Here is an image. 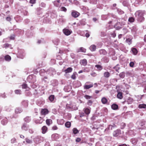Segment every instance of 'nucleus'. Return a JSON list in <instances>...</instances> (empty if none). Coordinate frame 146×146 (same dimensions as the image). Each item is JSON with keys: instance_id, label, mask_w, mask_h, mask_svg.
<instances>
[{"instance_id": "24", "label": "nucleus", "mask_w": 146, "mask_h": 146, "mask_svg": "<svg viewBox=\"0 0 146 146\" xmlns=\"http://www.w3.org/2000/svg\"><path fill=\"white\" fill-rule=\"evenodd\" d=\"M49 99L51 102H53L54 99V95H51L49 97Z\"/></svg>"}, {"instance_id": "31", "label": "nucleus", "mask_w": 146, "mask_h": 146, "mask_svg": "<svg viewBox=\"0 0 146 146\" xmlns=\"http://www.w3.org/2000/svg\"><path fill=\"white\" fill-rule=\"evenodd\" d=\"M99 52L101 54H105L106 53V52L104 50H101L99 51Z\"/></svg>"}, {"instance_id": "28", "label": "nucleus", "mask_w": 146, "mask_h": 146, "mask_svg": "<svg viewBox=\"0 0 146 146\" xmlns=\"http://www.w3.org/2000/svg\"><path fill=\"white\" fill-rule=\"evenodd\" d=\"M1 123L3 125H5L7 124V120L6 118L3 119L1 121Z\"/></svg>"}, {"instance_id": "51", "label": "nucleus", "mask_w": 146, "mask_h": 146, "mask_svg": "<svg viewBox=\"0 0 146 146\" xmlns=\"http://www.w3.org/2000/svg\"><path fill=\"white\" fill-rule=\"evenodd\" d=\"M83 70L84 72H88L90 71V69L86 68H85Z\"/></svg>"}, {"instance_id": "42", "label": "nucleus", "mask_w": 146, "mask_h": 146, "mask_svg": "<svg viewBox=\"0 0 146 146\" xmlns=\"http://www.w3.org/2000/svg\"><path fill=\"white\" fill-rule=\"evenodd\" d=\"M76 73V72H75L74 73L72 74V75L71 76V78H72V79H74V80L76 79V77L75 76V74Z\"/></svg>"}, {"instance_id": "2", "label": "nucleus", "mask_w": 146, "mask_h": 146, "mask_svg": "<svg viewBox=\"0 0 146 146\" xmlns=\"http://www.w3.org/2000/svg\"><path fill=\"white\" fill-rule=\"evenodd\" d=\"M125 24L124 22H122L121 24L120 23L118 22L115 25L114 27L115 29L117 30H119L122 28V26Z\"/></svg>"}, {"instance_id": "3", "label": "nucleus", "mask_w": 146, "mask_h": 146, "mask_svg": "<svg viewBox=\"0 0 146 146\" xmlns=\"http://www.w3.org/2000/svg\"><path fill=\"white\" fill-rule=\"evenodd\" d=\"M121 132L120 130H117L114 131L113 133V135L114 136L117 137L118 136H121Z\"/></svg>"}, {"instance_id": "22", "label": "nucleus", "mask_w": 146, "mask_h": 146, "mask_svg": "<svg viewBox=\"0 0 146 146\" xmlns=\"http://www.w3.org/2000/svg\"><path fill=\"white\" fill-rule=\"evenodd\" d=\"M111 108L114 110L117 109L118 108V106L116 104H113L111 106Z\"/></svg>"}, {"instance_id": "47", "label": "nucleus", "mask_w": 146, "mask_h": 146, "mask_svg": "<svg viewBox=\"0 0 146 146\" xmlns=\"http://www.w3.org/2000/svg\"><path fill=\"white\" fill-rule=\"evenodd\" d=\"M126 41L127 42L128 44H130L131 43V40L129 39H127Z\"/></svg>"}, {"instance_id": "54", "label": "nucleus", "mask_w": 146, "mask_h": 146, "mask_svg": "<svg viewBox=\"0 0 146 146\" xmlns=\"http://www.w3.org/2000/svg\"><path fill=\"white\" fill-rule=\"evenodd\" d=\"M91 75L93 76H95L96 75V74L94 72H92L91 73Z\"/></svg>"}, {"instance_id": "62", "label": "nucleus", "mask_w": 146, "mask_h": 146, "mask_svg": "<svg viewBox=\"0 0 146 146\" xmlns=\"http://www.w3.org/2000/svg\"><path fill=\"white\" fill-rule=\"evenodd\" d=\"M85 35L86 37L87 38L88 37L90 36V35L88 33H86Z\"/></svg>"}, {"instance_id": "44", "label": "nucleus", "mask_w": 146, "mask_h": 146, "mask_svg": "<svg viewBox=\"0 0 146 146\" xmlns=\"http://www.w3.org/2000/svg\"><path fill=\"white\" fill-rule=\"evenodd\" d=\"M134 65V63L133 62H130L129 63V66L131 67H133Z\"/></svg>"}, {"instance_id": "41", "label": "nucleus", "mask_w": 146, "mask_h": 146, "mask_svg": "<svg viewBox=\"0 0 146 146\" xmlns=\"http://www.w3.org/2000/svg\"><path fill=\"white\" fill-rule=\"evenodd\" d=\"M26 142L28 143H32V141L26 138Z\"/></svg>"}, {"instance_id": "8", "label": "nucleus", "mask_w": 146, "mask_h": 146, "mask_svg": "<svg viewBox=\"0 0 146 146\" xmlns=\"http://www.w3.org/2000/svg\"><path fill=\"white\" fill-rule=\"evenodd\" d=\"M48 111L47 109H43L41 111V114L45 115L48 113Z\"/></svg>"}, {"instance_id": "6", "label": "nucleus", "mask_w": 146, "mask_h": 146, "mask_svg": "<svg viewBox=\"0 0 146 146\" xmlns=\"http://www.w3.org/2000/svg\"><path fill=\"white\" fill-rule=\"evenodd\" d=\"M60 0L55 1L53 2L54 5L57 7H59L60 6Z\"/></svg>"}, {"instance_id": "16", "label": "nucleus", "mask_w": 146, "mask_h": 146, "mask_svg": "<svg viewBox=\"0 0 146 146\" xmlns=\"http://www.w3.org/2000/svg\"><path fill=\"white\" fill-rule=\"evenodd\" d=\"M47 130V127L45 126H43L42 128V133L43 134L45 133L46 132Z\"/></svg>"}, {"instance_id": "53", "label": "nucleus", "mask_w": 146, "mask_h": 146, "mask_svg": "<svg viewBox=\"0 0 146 146\" xmlns=\"http://www.w3.org/2000/svg\"><path fill=\"white\" fill-rule=\"evenodd\" d=\"M113 127V126L112 125H110L109 126L108 129L112 130Z\"/></svg>"}, {"instance_id": "50", "label": "nucleus", "mask_w": 146, "mask_h": 146, "mask_svg": "<svg viewBox=\"0 0 146 146\" xmlns=\"http://www.w3.org/2000/svg\"><path fill=\"white\" fill-rule=\"evenodd\" d=\"M16 141V139L15 138H12L11 140V143H15Z\"/></svg>"}, {"instance_id": "46", "label": "nucleus", "mask_w": 146, "mask_h": 146, "mask_svg": "<svg viewBox=\"0 0 146 146\" xmlns=\"http://www.w3.org/2000/svg\"><path fill=\"white\" fill-rule=\"evenodd\" d=\"M133 102V100L131 98H129L127 102L129 104L131 102Z\"/></svg>"}, {"instance_id": "43", "label": "nucleus", "mask_w": 146, "mask_h": 146, "mask_svg": "<svg viewBox=\"0 0 146 146\" xmlns=\"http://www.w3.org/2000/svg\"><path fill=\"white\" fill-rule=\"evenodd\" d=\"M60 10L62 11H64L65 12H66V11H67V9H66V8L64 7H62L60 8Z\"/></svg>"}, {"instance_id": "38", "label": "nucleus", "mask_w": 146, "mask_h": 146, "mask_svg": "<svg viewBox=\"0 0 146 146\" xmlns=\"http://www.w3.org/2000/svg\"><path fill=\"white\" fill-rule=\"evenodd\" d=\"M128 21L130 23H132L134 21V19L132 17H130L128 19Z\"/></svg>"}, {"instance_id": "20", "label": "nucleus", "mask_w": 146, "mask_h": 146, "mask_svg": "<svg viewBox=\"0 0 146 146\" xmlns=\"http://www.w3.org/2000/svg\"><path fill=\"white\" fill-rule=\"evenodd\" d=\"M84 110L85 113L86 114H89L90 113V110L89 109L86 108L84 109Z\"/></svg>"}, {"instance_id": "60", "label": "nucleus", "mask_w": 146, "mask_h": 146, "mask_svg": "<svg viewBox=\"0 0 146 146\" xmlns=\"http://www.w3.org/2000/svg\"><path fill=\"white\" fill-rule=\"evenodd\" d=\"M11 19V18L9 17H7L6 18V20L8 21H10Z\"/></svg>"}, {"instance_id": "57", "label": "nucleus", "mask_w": 146, "mask_h": 146, "mask_svg": "<svg viewBox=\"0 0 146 146\" xmlns=\"http://www.w3.org/2000/svg\"><path fill=\"white\" fill-rule=\"evenodd\" d=\"M92 103V101H91L90 100H89L88 101V105H91V104Z\"/></svg>"}, {"instance_id": "4", "label": "nucleus", "mask_w": 146, "mask_h": 146, "mask_svg": "<svg viewBox=\"0 0 146 146\" xmlns=\"http://www.w3.org/2000/svg\"><path fill=\"white\" fill-rule=\"evenodd\" d=\"M63 31L64 34L66 36L69 35L72 32L71 30L67 29H64Z\"/></svg>"}, {"instance_id": "11", "label": "nucleus", "mask_w": 146, "mask_h": 146, "mask_svg": "<svg viewBox=\"0 0 146 146\" xmlns=\"http://www.w3.org/2000/svg\"><path fill=\"white\" fill-rule=\"evenodd\" d=\"M132 53L134 55H136L138 53L137 50L135 48H132L131 49Z\"/></svg>"}, {"instance_id": "36", "label": "nucleus", "mask_w": 146, "mask_h": 146, "mask_svg": "<svg viewBox=\"0 0 146 146\" xmlns=\"http://www.w3.org/2000/svg\"><path fill=\"white\" fill-rule=\"evenodd\" d=\"M119 76L120 78H123L125 76V73L123 72L119 74Z\"/></svg>"}, {"instance_id": "5", "label": "nucleus", "mask_w": 146, "mask_h": 146, "mask_svg": "<svg viewBox=\"0 0 146 146\" xmlns=\"http://www.w3.org/2000/svg\"><path fill=\"white\" fill-rule=\"evenodd\" d=\"M79 15V13L75 11H73L72 13V16L74 17H77Z\"/></svg>"}, {"instance_id": "19", "label": "nucleus", "mask_w": 146, "mask_h": 146, "mask_svg": "<svg viewBox=\"0 0 146 146\" xmlns=\"http://www.w3.org/2000/svg\"><path fill=\"white\" fill-rule=\"evenodd\" d=\"M5 60L9 61L11 60V56L9 55H7L6 56H5Z\"/></svg>"}, {"instance_id": "30", "label": "nucleus", "mask_w": 146, "mask_h": 146, "mask_svg": "<svg viewBox=\"0 0 146 146\" xmlns=\"http://www.w3.org/2000/svg\"><path fill=\"white\" fill-rule=\"evenodd\" d=\"M139 107L140 108H146V105L145 104H140Z\"/></svg>"}, {"instance_id": "37", "label": "nucleus", "mask_w": 146, "mask_h": 146, "mask_svg": "<svg viewBox=\"0 0 146 146\" xmlns=\"http://www.w3.org/2000/svg\"><path fill=\"white\" fill-rule=\"evenodd\" d=\"M131 31L133 33L136 31V29L135 27H133L131 28Z\"/></svg>"}, {"instance_id": "10", "label": "nucleus", "mask_w": 146, "mask_h": 146, "mask_svg": "<svg viewBox=\"0 0 146 146\" xmlns=\"http://www.w3.org/2000/svg\"><path fill=\"white\" fill-rule=\"evenodd\" d=\"M43 121V120L40 117L39 119L35 120V122L36 123H41Z\"/></svg>"}, {"instance_id": "25", "label": "nucleus", "mask_w": 146, "mask_h": 146, "mask_svg": "<svg viewBox=\"0 0 146 146\" xmlns=\"http://www.w3.org/2000/svg\"><path fill=\"white\" fill-rule=\"evenodd\" d=\"M95 67L97 68L98 70L99 71L101 70L103 68L101 66L99 65H96Z\"/></svg>"}, {"instance_id": "9", "label": "nucleus", "mask_w": 146, "mask_h": 146, "mask_svg": "<svg viewBox=\"0 0 146 146\" xmlns=\"http://www.w3.org/2000/svg\"><path fill=\"white\" fill-rule=\"evenodd\" d=\"M80 63L81 65L85 66L87 64V60L86 59H84L81 60Z\"/></svg>"}, {"instance_id": "14", "label": "nucleus", "mask_w": 146, "mask_h": 146, "mask_svg": "<svg viewBox=\"0 0 146 146\" xmlns=\"http://www.w3.org/2000/svg\"><path fill=\"white\" fill-rule=\"evenodd\" d=\"M104 76L106 78H108L110 76V74L108 72H105L104 74Z\"/></svg>"}, {"instance_id": "39", "label": "nucleus", "mask_w": 146, "mask_h": 146, "mask_svg": "<svg viewBox=\"0 0 146 146\" xmlns=\"http://www.w3.org/2000/svg\"><path fill=\"white\" fill-rule=\"evenodd\" d=\"M84 98L87 100H89L92 98V97L91 96H88V95H86L84 96Z\"/></svg>"}, {"instance_id": "29", "label": "nucleus", "mask_w": 146, "mask_h": 146, "mask_svg": "<svg viewBox=\"0 0 146 146\" xmlns=\"http://www.w3.org/2000/svg\"><path fill=\"white\" fill-rule=\"evenodd\" d=\"M78 52H86V49L83 47H81L79 48V50H78Z\"/></svg>"}, {"instance_id": "34", "label": "nucleus", "mask_w": 146, "mask_h": 146, "mask_svg": "<svg viewBox=\"0 0 146 146\" xmlns=\"http://www.w3.org/2000/svg\"><path fill=\"white\" fill-rule=\"evenodd\" d=\"M57 122L58 123L59 125H62L64 123L63 120H57Z\"/></svg>"}, {"instance_id": "23", "label": "nucleus", "mask_w": 146, "mask_h": 146, "mask_svg": "<svg viewBox=\"0 0 146 146\" xmlns=\"http://www.w3.org/2000/svg\"><path fill=\"white\" fill-rule=\"evenodd\" d=\"M46 122L48 125H49L52 123V120L50 119H47L46 120Z\"/></svg>"}, {"instance_id": "32", "label": "nucleus", "mask_w": 146, "mask_h": 146, "mask_svg": "<svg viewBox=\"0 0 146 146\" xmlns=\"http://www.w3.org/2000/svg\"><path fill=\"white\" fill-rule=\"evenodd\" d=\"M72 131L74 134H76L78 132V130L76 128H74Z\"/></svg>"}, {"instance_id": "49", "label": "nucleus", "mask_w": 146, "mask_h": 146, "mask_svg": "<svg viewBox=\"0 0 146 146\" xmlns=\"http://www.w3.org/2000/svg\"><path fill=\"white\" fill-rule=\"evenodd\" d=\"M30 119L29 117L26 118L25 119V120L26 122H28L30 121Z\"/></svg>"}, {"instance_id": "21", "label": "nucleus", "mask_w": 146, "mask_h": 146, "mask_svg": "<svg viewBox=\"0 0 146 146\" xmlns=\"http://www.w3.org/2000/svg\"><path fill=\"white\" fill-rule=\"evenodd\" d=\"M101 101L102 103L103 104H106L107 102V99L105 97L103 98L102 100Z\"/></svg>"}, {"instance_id": "1", "label": "nucleus", "mask_w": 146, "mask_h": 146, "mask_svg": "<svg viewBox=\"0 0 146 146\" xmlns=\"http://www.w3.org/2000/svg\"><path fill=\"white\" fill-rule=\"evenodd\" d=\"M144 14V12L143 11H138L135 13V15L137 18L138 21L140 22H142L144 20V18L143 17Z\"/></svg>"}, {"instance_id": "64", "label": "nucleus", "mask_w": 146, "mask_h": 146, "mask_svg": "<svg viewBox=\"0 0 146 146\" xmlns=\"http://www.w3.org/2000/svg\"><path fill=\"white\" fill-rule=\"evenodd\" d=\"M24 56H25L24 54L23 55V56H21V55L20 56H19V57H20L21 58H23Z\"/></svg>"}, {"instance_id": "33", "label": "nucleus", "mask_w": 146, "mask_h": 146, "mask_svg": "<svg viewBox=\"0 0 146 146\" xmlns=\"http://www.w3.org/2000/svg\"><path fill=\"white\" fill-rule=\"evenodd\" d=\"M22 129L23 130H26L27 129V127L26 124H24L22 127Z\"/></svg>"}, {"instance_id": "61", "label": "nucleus", "mask_w": 146, "mask_h": 146, "mask_svg": "<svg viewBox=\"0 0 146 146\" xmlns=\"http://www.w3.org/2000/svg\"><path fill=\"white\" fill-rule=\"evenodd\" d=\"M76 141V142H79L81 141V139L79 138H77Z\"/></svg>"}, {"instance_id": "17", "label": "nucleus", "mask_w": 146, "mask_h": 146, "mask_svg": "<svg viewBox=\"0 0 146 146\" xmlns=\"http://www.w3.org/2000/svg\"><path fill=\"white\" fill-rule=\"evenodd\" d=\"M117 97L120 99H122L123 98L122 93L121 92H118L117 95Z\"/></svg>"}, {"instance_id": "15", "label": "nucleus", "mask_w": 146, "mask_h": 146, "mask_svg": "<svg viewBox=\"0 0 146 146\" xmlns=\"http://www.w3.org/2000/svg\"><path fill=\"white\" fill-rule=\"evenodd\" d=\"M93 86V85L92 84H90L88 85H85L84 86V88L86 89H88L92 87Z\"/></svg>"}, {"instance_id": "63", "label": "nucleus", "mask_w": 146, "mask_h": 146, "mask_svg": "<svg viewBox=\"0 0 146 146\" xmlns=\"http://www.w3.org/2000/svg\"><path fill=\"white\" fill-rule=\"evenodd\" d=\"M123 30L124 31V34H125V33H127V29H123Z\"/></svg>"}, {"instance_id": "7", "label": "nucleus", "mask_w": 146, "mask_h": 146, "mask_svg": "<svg viewBox=\"0 0 146 146\" xmlns=\"http://www.w3.org/2000/svg\"><path fill=\"white\" fill-rule=\"evenodd\" d=\"M52 139L56 140L58 138V135L57 134H54L52 135L51 136Z\"/></svg>"}, {"instance_id": "58", "label": "nucleus", "mask_w": 146, "mask_h": 146, "mask_svg": "<svg viewBox=\"0 0 146 146\" xmlns=\"http://www.w3.org/2000/svg\"><path fill=\"white\" fill-rule=\"evenodd\" d=\"M125 124L124 123H121V126H122V127H121V128L123 129L124 127L125 126Z\"/></svg>"}, {"instance_id": "18", "label": "nucleus", "mask_w": 146, "mask_h": 146, "mask_svg": "<svg viewBox=\"0 0 146 146\" xmlns=\"http://www.w3.org/2000/svg\"><path fill=\"white\" fill-rule=\"evenodd\" d=\"M3 47L5 48H11V49L12 48H11V45L8 43L5 44H4V45L3 46Z\"/></svg>"}, {"instance_id": "55", "label": "nucleus", "mask_w": 146, "mask_h": 146, "mask_svg": "<svg viewBox=\"0 0 146 146\" xmlns=\"http://www.w3.org/2000/svg\"><path fill=\"white\" fill-rule=\"evenodd\" d=\"M1 96L3 98H5L6 96L5 94V93L2 94H1Z\"/></svg>"}, {"instance_id": "59", "label": "nucleus", "mask_w": 146, "mask_h": 146, "mask_svg": "<svg viewBox=\"0 0 146 146\" xmlns=\"http://www.w3.org/2000/svg\"><path fill=\"white\" fill-rule=\"evenodd\" d=\"M30 2L32 4L35 3V0H30Z\"/></svg>"}, {"instance_id": "48", "label": "nucleus", "mask_w": 146, "mask_h": 146, "mask_svg": "<svg viewBox=\"0 0 146 146\" xmlns=\"http://www.w3.org/2000/svg\"><path fill=\"white\" fill-rule=\"evenodd\" d=\"M114 68L115 70L116 71H117L119 69V67L118 65H116Z\"/></svg>"}, {"instance_id": "45", "label": "nucleus", "mask_w": 146, "mask_h": 146, "mask_svg": "<svg viewBox=\"0 0 146 146\" xmlns=\"http://www.w3.org/2000/svg\"><path fill=\"white\" fill-rule=\"evenodd\" d=\"M27 87V85L26 84H24L22 85V88L23 89L26 88Z\"/></svg>"}, {"instance_id": "12", "label": "nucleus", "mask_w": 146, "mask_h": 146, "mask_svg": "<svg viewBox=\"0 0 146 146\" xmlns=\"http://www.w3.org/2000/svg\"><path fill=\"white\" fill-rule=\"evenodd\" d=\"M96 46L94 44L92 45L90 47V50L93 51H94L96 50Z\"/></svg>"}, {"instance_id": "27", "label": "nucleus", "mask_w": 146, "mask_h": 146, "mask_svg": "<svg viewBox=\"0 0 146 146\" xmlns=\"http://www.w3.org/2000/svg\"><path fill=\"white\" fill-rule=\"evenodd\" d=\"M22 110L21 109L19 108H17L15 110V112L16 113H19L21 112Z\"/></svg>"}, {"instance_id": "26", "label": "nucleus", "mask_w": 146, "mask_h": 146, "mask_svg": "<svg viewBox=\"0 0 146 146\" xmlns=\"http://www.w3.org/2000/svg\"><path fill=\"white\" fill-rule=\"evenodd\" d=\"M65 125L66 127L69 128L70 127L71 124L70 122L68 121L65 123Z\"/></svg>"}, {"instance_id": "40", "label": "nucleus", "mask_w": 146, "mask_h": 146, "mask_svg": "<svg viewBox=\"0 0 146 146\" xmlns=\"http://www.w3.org/2000/svg\"><path fill=\"white\" fill-rule=\"evenodd\" d=\"M22 104L25 107H27L28 106V103L27 101H25L22 102Z\"/></svg>"}, {"instance_id": "35", "label": "nucleus", "mask_w": 146, "mask_h": 146, "mask_svg": "<svg viewBox=\"0 0 146 146\" xmlns=\"http://www.w3.org/2000/svg\"><path fill=\"white\" fill-rule=\"evenodd\" d=\"M15 93L17 94H21V91L20 90H17L15 91Z\"/></svg>"}, {"instance_id": "13", "label": "nucleus", "mask_w": 146, "mask_h": 146, "mask_svg": "<svg viewBox=\"0 0 146 146\" xmlns=\"http://www.w3.org/2000/svg\"><path fill=\"white\" fill-rule=\"evenodd\" d=\"M72 70V68L71 67H69L65 70L64 72L66 73L71 72Z\"/></svg>"}, {"instance_id": "52", "label": "nucleus", "mask_w": 146, "mask_h": 146, "mask_svg": "<svg viewBox=\"0 0 146 146\" xmlns=\"http://www.w3.org/2000/svg\"><path fill=\"white\" fill-rule=\"evenodd\" d=\"M52 129L53 130H56L58 129V127L54 125L52 127Z\"/></svg>"}, {"instance_id": "56", "label": "nucleus", "mask_w": 146, "mask_h": 146, "mask_svg": "<svg viewBox=\"0 0 146 146\" xmlns=\"http://www.w3.org/2000/svg\"><path fill=\"white\" fill-rule=\"evenodd\" d=\"M15 36L14 35L11 36L10 37V39L11 40L14 39L15 38Z\"/></svg>"}]
</instances>
